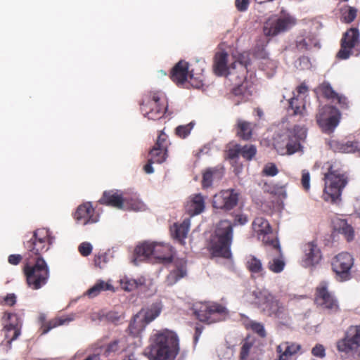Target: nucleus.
<instances>
[{"label": "nucleus", "instance_id": "f257e3e1", "mask_svg": "<svg viewBox=\"0 0 360 360\" xmlns=\"http://www.w3.org/2000/svg\"><path fill=\"white\" fill-rule=\"evenodd\" d=\"M248 217L243 214L235 215L233 223L229 220H221L217 225L214 235L210 239L209 250L213 257L230 259L232 256L231 246L233 241V227L244 225Z\"/></svg>", "mask_w": 360, "mask_h": 360}, {"label": "nucleus", "instance_id": "f03ea898", "mask_svg": "<svg viewBox=\"0 0 360 360\" xmlns=\"http://www.w3.org/2000/svg\"><path fill=\"white\" fill-rule=\"evenodd\" d=\"M145 355L149 360H174L179 352V339L169 330L157 331L150 335Z\"/></svg>", "mask_w": 360, "mask_h": 360}, {"label": "nucleus", "instance_id": "7ed1b4c3", "mask_svg": "<svg viewBox=\"0 0 360 360\" xmlns=\"http://www.w3.org/2000/svg\"><path fill=\"white\" fill-rule=\"evenodd\" d=\"M324 181L323 199L333 203L340 200L342 190L349 181L348 174L338 164H330L324 174Z\"/></svg>", "mask_w": 360, "mask_h": 360}, {"label": "nucleus", "instance_id": "20e7f679", "mask_svg": "<svg viewBox=\"0 0 360 360\" xmlns=\"http://www.w3.org/2000/svg\"><path fill=\"white\" fill-rule=\"evenodd\" d=\"M53 240L49 230L44 228L36 229L30 237L26 236L23 242L25 249L24 260L44 259L42 255L50 249Z\"/></svg>", "mask_w": 360, "mask_h": 360}, {"label": "nucleus", "instance_id": "39448f33", "mask_svg": "<svg viewBox=\"0 0 360 360\" xmlns=\"http://www.w3.org/2000/svg\"><path fill=\"white\" fill-rule=\"evenodd\" d=\"M22 271L28 288L33 290L41 289L49 282L50 269L45 259L24 260Z\"/></svg>", "mask_w": 360, "mask_h": 360}, {"label": "nucleus", "instance_id": "423d86ee", "mask_svg": "<svg viewBox=\"0 0 360 360\" xmlns=\"http://www.w3.org/2000/svg\"><path fill=\"white\" fill-rule=\"evenodd\" d=\"M229 54L225 51L217 52L214 57L213 71L219 77L224 76L230 82L237 78H244L247 73L246 67L240 62L234 61L229 66L228 63Z\"/></svg>", "mask_w": 360, "mask_h": 360}, {"label": "nucleus", "instance_id": "0eeeda50", "mask_svg": "<svg viewBox=\"0 0 360 360\" xmlns=\"http://www.w3.org/2000/svg\"><path fill=\"white\" fill-rule=\"evenodd\" d=\"M140 105L143 115L153 120L162 117L167 109V102L164 94L160 91L147 93Z\"/></svg>", "mask_w": 360, "mask_h": 360}, {"label": "nucleus", "instance_id": "6e6552de", "mask_svg": "<svg viewBox=\"0 0 360 360\" xmlns=\"http://www.w3.org/2000/svg\"><path fill=\"white\" fill-rule=\"evenodd\" d=\"M253 296L255 304L265 314L274 315L278 319H284L286 316L285 307L267 290L254 291Z\"/></svg>", "mask_w": 360, "mask_h": 360}, {"label": "nucleus", "instance_id": "1a4fd4ad", "mask_svg": "<svg viewBox=\"0 0 360 360\" xmlns=\"http://www.w3.org/2000/svg\"><path fill=\"white\" fill-rule=\"evenodd\" d=\"M306 136V129L296 125L281 136V140L276 141L274 146L281 154L292 155L300 150L301 141H304Z\"/></svg>", "mask_w": 360, "mask_h": 360}, {"label": "nucleus", "instance_id": "9d476101", "mask_svg": "<svg viewBox=\"0 0 360 360\" xmlns=\"http://www.w3.org/2000/svg\"><path fill=\"white\" fill-rule=\"evenodd\" d=\"M193 309L200 321L208 324L222 321L228 314L226 308L217 303L198 302L193 304Z\"/></svg>", "mask_w": 360, "mask_h": 360}, {"label": "nucleus", "instance_id": "9b49d317", "mask_svg": "<svg viewBox=\"0 0 360 360\" xmlns=\"http://www.w3.org/2000/svg\"><path fill=\"white\" fill-rule=\"evenodd\" d=\"M296 22L297 20L292 15L281 12V15H272L265 21L263 32L266 37H275L288 31Z\"/></svg>", "mask_w": 360, "mask_h": 360}, {"label": "nucleus", "instance_id": "f8f14e48", "mask_svg": "<svg viewBox=\"0 0 360 360\" xmlns=\"http://www.w3.org/2000/svg\"><path fill=\"white\" fill-rule=\"evenodd\" d=\"M266 246L267 268L269 271L279 274L285 266V262L278 238L264 239Z\"/></svg>", "mask_w": 360, "mask_h": 360}, {"label": "nucleus", "instance_id": "ddd939ff", "mask_svg": "<svg viewBox=\"0 0 360 360\" xmlns=\"http://www.w3.org/2000/svg\"><path fill=\"white\" fill-rule=\"evenodd\" d=\"M354 264L353 255L347 252H342L333 257L331 269L335 273L336 280L339 282H345L350 280Z\"/></svg>", "mask_w": 360, "mask_h": 360}, {"label": "nucleus", "instance_id": "4468645a", "mask_svg": "<svg viewBox=\"0 0 360 360\" xmlns=\"http://www.w3.org/2000/svg\"><path fill=\"white\" fill-rule=\"evenodd\" d=\"M314 302L318 307L330 314H335L340 311L338 300L328 290V283L326 281H321L316 288Z\"/></svg>", "mask_w": 360, "mask_h": 360}, {"label": "nucleus", "instance_id": "2eb2a0df", "mask_svg": "<svg viewBox=\"0 0 360 360\" xmlns=\"http://www.w3.org/2000/svg\"><path fill=\"white\" fill-rule=\"evenodd\" d=\"M359 53V32L357 28L352 27L344 33L340 41V49L337 53V57L341 60H346L351 56H358Z\"/></svg>", "mask_w": 360, "mask_h": 360}, {"label": "nucleus", "instance_id": "dca6fc26", "mask_svg": "<svg viewBox=\"0 0 360 360\" xmlns=\"http://www.w3.org/2000/svg\"><path fill=\"white\" fill-rule=\"evenodd\" d=\"M246 74H244V78H237L233 82H231L233 86L228 94V98L236 105L250 101L252 96L253 84L250 81L246 79Z\"/></svg>", "mask_w": 360, "mask_h": 360}, {"label": "nucleus", "instance_id": "f3484780", "mask_svg": "<svg viewBox=\"0 0 360 360\" xmlns=\"http://www.w3.org/2000/svg\"><path fill=\"white\" fill-rule=\"evenodd\" d=\"M340 119L339 110L329 105L323 106L316 115V122L323 131L326 133L333 132L338 125Z\"/></svg>", "mask_w": 360, "mask_h": 360}, {"label": "nucleus", "instance_id": "a211bd4d", "mask_svg": "<svg viewBox=\"0 0 360 360\" xmlns=\"http://www.w3.org/2000/svg\"><path fill=\"white\" fill-rule=\"evenodd\" d=\"M240 193L233 188L221 190L212 198V206L224 212H229L236 207L238 203Z\"/></svg>", "mask_w": 360, "mask_h": 360}, {"label": "nucleus", "instance_id": "6ab92c4d", "mask_svg": "<svg viewBox=\"0 0 360 360\" xmlns=\"http://www.w3.org/2000/svg\"><path fill=\"white\" fill-rule=\"evenodd\" d=\"M336 345L340 352L348 354L357 351L360 347V325L349 326L345 337L339 340Z\"/></svg>", "mask_w": 360, "mask_h": 360}, {"label": "nucleus", "instance_id": "aec40b11", "mask_svg": "<svg viewBox=\"0 0 360 360\" xmlns=\"http://www.w3.org/2000/svg\"><path fill=\"white\" fill-rule=\"evenodd\" d=\"M73 218L77 224L85 226L98 222L100 216L96 212L91 202H86L77 207Z\"/></svg>", "mask_w": 360, "mask_h": 360}, {"label": "nucleus", "instance_id": "412c9836", "mask_svg": "<svg viewBox=\"0 0 360 360\" xmlns=\"http://www.w3.org/2000/svg\"><path fill=\"white\" fill-rule=\"evenodd\" d=\"M303 252L302 263L305 267L314 266L322 259L321 251L315 241L304 244Z\"/></svg>", "mask_w": 360, "mask_h": 360}, {"label": "nucleus", "instance_id": "4be33fe9", "mask_svg": "<svg viewBox=\"0 0 360 360\" xmlns=\"http://www.w3.org/2000/svg\"><path fill=\"white\" fill-rule=\"evenodd\" d=\"M193 70H189L188 63L185 60L179 61L172 69L170 78L178 86L184 85L188 78H193Z\"/></svg>", "mask_w": 360, "mask_h": 360}, {"label": "nucleus", "instance_id": "5701e85b", "mask_svg": "<svg viewBox=\"0 0 360 360\" xmlns=\"http://www.w3.org/2000/svg\"><path fill=\"white\" fill-rule=\"evenodd\" d=\"M101 205L113 207L117 209L124 207V199L118 191H105L98 201Z\"/></svg>", "mask_w": 360, "mask_h": 360}, {"label": "nucleus", "instance_id": "b1692460", "mask_svg": "<svg viewBox=\"0 0 360 360\" xmlns=\"http://www.w3.org/2000/svg\"><path fill=\"white\" fill-rule=\"evenodd\" d=\"M328 146L335 153H350L359 150V143L353 141L331 139Z\"/></svg>", "mask_w": 360, "mask_h": 360}, {"label": "nucleus", "instance_id": "393cba45", "mask_svg": "<svg viewBox=\"0 0 360 360\" xmlns=\"http://www.w3.org/2000/svg\"><path fill=\"white\" fill-rule=\"evenodd\" d=\"M205 208V198L200 193L191 195L186 205V211L191 216L202 213Z\"/></svg>", "mask_w": 360, "mask_h": 360}, {"label": "nucleus", "instance_id": "a878e982", "mask_svg": "<svg viewBox=\"0 0 360 360\" xmlns=\"http://www.w3.org/2000/svg\"><path fill=\"white\" fill-rule=\"evenodd\" d=\"M3 319L7 321L6 329L8 333L13 330V339H17L21 334L22 322L19 316L16 314L6 312L4 314Z\"/></svg>", "mask_w": 360, "mask_h": 360}, {"label": "nucleus", "instance_id": "bb28decb", "mask_svg": "<svg viewBox=\"0 0 360 360\" xmlns=\"http://www.w3.org/2000/svg\"><path fill=\"white\" fill-rule=\"evenodd\" d=\"M224 175V168L221 166L209 167L202 173V186L209 188L212 185L214 179H220Z\"/></svg>", "mask_w": 360, "mask_h": 360}, {"label": "nucleus", "instance_id": "cd10ccee", "mask_svg": "<svg viewBox=\"0 0 360 360\" xmlns=\"http://www.w3.org/2000/svg\"><path fill=\"white\" fill-rule=\"evenodd\" d=\"M295 44L297 49L302 51L309 50L312 48H320L319 40L316 35L312 33H309L304 37H298Z\"/></svg>", "mask_w": 360, "mask_h": 360}, {"label": "nucleus", "instance_id": "c85d7f7f", "mask_svg": "<svg viewBox=\"0 0 360 360\" xmlns=\"http://www.w3.org/2000/svg\"><path fill=\"white\" fill-rule=\"evenodd\" d=\"M153 255L163 262H171L172 259V247L167 244L153 242Z\"/></svg>", "mask_w": 360, "mask_h": 360}, {"label": "nucleus", "instance_id": "c756f323", "mask_svg": "<svg viewBox=\"0 0 360 360\" xmlns=\"http://www.w3.org/2000/svg\"><path fill=\"white\" fill-rule=\"evenodd\" d=\"M153 242L144 241L139 244L134 249V264H137L138 262L148 258L150 256L153 255Z\"/></svg>", "mask_w": 360, "mask_h": 360}, {"label": "nucleus", "instance_id": "7c9ffc66", "mask_svg": "<svg viewBox=\"0 0 360 360\" xmlns=\"http://www.w3.org/2000/svg\"><path fill=\"white\" fill-rule=\"evenodd\" d=\"M245 267L251 273L252 276H264V268L261 259L256 256L250 255L245 259Z\"/></svg>", "mask_w": 360, "mask_h": 360}, {"label": "nucleus", "instance_id": "2f4dec72", "mask_svg": "<svg viewBox=\"0 0 360 360\" xmlns=\"http://www.w3.org/2000/svg\"><path fill=\"white\" fill-rule=\"evenodd\" d=\"M127 347V338L122 337L110 342L104 349V354L110 356L112 354H119L126 350Z\"/></svg>", "mask_w": 360, "mask_h": 360}, {"label": "nucleus", "instance_id": "473e14b6", "mask_svg": "<svg viewBox=\"0 0 360 360\" xmlns=\"http://www.w3.org/2000/svg\"><path fill=\"white\" fill-rule=\"evenodd\" d=\"M162 305L160 303H153L148 308L142 309L139 312H142L141 319L147 326L148 323L154 321L162 311Z\"/></svg>", "mask_w": 360, "mask_h": 360}, {"label": "nucleus", "instance_id": "72a5a7b5", "mask_svg": "<svg viewBox=\"0 0 360 360\" xmlns=\"http://www.w3.org/2000/svg\"><path fill=\"white\" fill-rule=\"evenodd\" d=\"M186 275V262L183 260L176 263V268L167 277V283L169 285L176 283L179 279Z\"/></svg>", "mask_w": 360, "mask_h": 360}, {"label": "nucleus", "instance_id": "f704fd0d", "mask_svg": "<svg viewBox=\"0 0 360 360\" xmlns=\"http://www.w3.org/2000/svg\"><path fill=\"white\" fill-rule=\"evenodd\" d=\"M340 20L342 22L349 24L352 22L357 16L358 9L345 4L339 8Z\"/></svg>", "mask_w": 360, "mask_h": 360}, {"label": "nucleus", "instance_id": "c9c22d12", "mask_svg": "<svg viewBox=\"0 0 360 360\" xmlns=\"http://www.w3.org/2000/svg\"><path fill=\"white\" fill-rule=\"evenodd\" d=\"M236 135L243 140H250L252 135V128L251 123L242 120L237 121Z\"/></svg>", "mask_w": 360, "mask_h": 360}, {"label": "nucleus", "instance_id": "e433bc0d", "mask_svg": "<svg viewBox=\"0 0 360 360\" xmlns=\"http://www.w3.org/2000/svg\"><path fill=\"white\" fill-rule=\"evenodd\" d=\"M316 94H321L325 98L335 102L338 93L333 89L329 82L324 81L320 84L315 89Z\"/></svg>", "mask_w": 360, "mask_h": 360}, {"label": "nucleus", "instance_id": "4c0bfd02", "mask_svg": "<svg viewBox=\"0 0 360 360\" xmlns=\"http://www.w3.org/2000/svg\"><path fill=\"white\" fill-rule=\"evenodd\" d=\"M252 229L258 235H266L271 232V227L269 221L262 217H256L252 224Z\"/></svg>", "mask_w": 360, "mask_h": 360}, {"label": "nucleus", "instance_id": "58836bf2", "mask_svg": "<svg viewBox=\"0 0 360 360\" xmlns=\"http://www.w3.org/2000/svg\"><path fill=\"white\" fill-rule=\"evenodd\" d=\"M141 314L142 312H139L136 314L129 324L128 330L133 336H137L146 326L141 319Z\"/></svg>", "mask_w": 360, "mask_h": 360}, {"label": "nucleus", "instance_id": "ea45409f", "mask_svg": "<svg viewBox=\"0 0 360 360\" xmlns=\"http://www.w3.org/2000/svg\"><path fill=\"white\" fill-rule=\"evenodd\" d=\"M188 224L184 221L182 224H174L171 231L173 237L183 244L188 232Z\"/></svg>", "mask_w": 360, "mask_h": 360}, {"label": "nucleus", "instance_id": "a19ab883", "mask_svg": "<svg viewBox=\"0 0 360 360\" xmlns=\"http://www.w3.org/2000/svg\"><path fill=\"white\" fill-rule=\"evenodd\" d=\"M300 348V345L285 342L277 347V352L283 354L284 356L292 357Z\"/></svg>", "mask_w": 360, "mask_h": 360}, {"label": "nucleus", "instance_id": "79ce46f5", "mask_svg": "<svg viewBox=\"0 0 360 360\" xmlns=\"http://www.w3.org/2000/svg\"><path fill=\"white\" fill-rule=\"evenodd\" d=\"M150 159L157 164L164 162L167 158V150L153 146L149 152Z\"/></svg>", "mask_w": 360, "mask_h": 360}, {"label": "nucleus", "instance_id": "37998d69", "mask_svg": "<svg viewBox=\"0 0 360 360\" xmlns=\"http://www.w3.org/2000/svg\"><path fill=\"white\" fill-rule=\"evenodd\" d=\"M113 286L103 281H99L93 287L88 290V295L90 297L97 296L101 291L112 290Z\"/></svg>", "mask_w": 360, "mask_h": 360}, {"label": "nucleus", "instance_id": "c03bdc74", "mask_svg": "<svg viewBox=\"0 0 360 360\" xmlns=\"http://www.w3.org/2000/svg\"><path fill=\"white\" fill-rule=\"evenodd\" d=\"M71 321L70 319H63V318H55L52 320H50L49 322L45 323L41 326V334L44 335L47 333L50 330L54 328L57 326H62L65 323H68Z\"/></svg>", "mask_w": 360, "mask_h": 360}, {"label": "nucleus", "instance_id": "a18cd8bd", "mask_svg": "<svg viewBox=\"0 0 360 360\" xmlns=\"http://www.w3.org/2000/svg\"><path fill=\"white\" fill-rule=\"evenodd\" d=\"M289 108L293 110V115H302L305 110V105L303 101L299 100L298 96H297L289 100Z\"/></svg>", "mask_w": 360, "mask_h": 360}, {"label": "nucleus", "instance_id": "49530a36", "mask_svg": "<svg viewBox=\"0 0 360 360\" xmlns=\"http://www.w3.org/2000/svg\"><path fill=\"white\" fill-rule=\"evenodd\" d=\"M124 207H127L134 211H143L146 210V205L138 198L124 199Z\"/></svg>", "mask_w": 360, "mask_h": 360}, {"label": "nucleus", "instance_id": "de8ad7c7", "mask_svg": "<svg viewBox=\"0 0 360 360\" xmlns=\"http://www.w3.org/2000/svg\"><path fill=\"white\" fill-rule=\"evenodd\" d=\"M240 155L247 160H251L256 155L257 148L254 145L240 146Z\"/></svg>", "mask_w": 360, "mask_h": 360}, {"label": "nucleus", "instance_id": "09e8293b", "mask_svg": "<svg viewBox=\"0 0 360 360\" xmlns=\"http://www.w3.org/2000/svg\"><path fill=\"white\" fill-rule=\"evenodd\" d=\"M193 126L194 124L193 122H190L185 125H179L175 129V134L179 138L185 139L191 134Z\"/></svg>", "mask_w": 360, "mask_h": 360}, {"label": "nucleus", "instance_id": "8fccbe9b", "mask_svg": "<svg viewBox=\"0 0 360 360\" xmlns=\"http://www.w3.org/2000/svg\"><path fill=\"white\" fill-rule=\"evenodd\" d=\"M342 224L340 228V232L345 236L348 242L353 240L354 232L352 226L345 221H342Z\"/></svg>", "mask_w": 360, "mask_h": 360}, {"label": "nucleus", "instance_id": "3c124183", "mask_svg": "<svg viewBox=\"0 0 360 360\" xmlns=\"http://www.w3.org/2000/svg\"><path fill=\"white\" fill-rule=\"evenodd\" d=\"M249 328L259 337L264 338L266 336V331L262 323L252 321L249 323Z\"/></svg>", "mask_w": 360, "mask_h": 360}, {"label": "nucleus", "instance_id": "603ef678", "mask_svg": "<svg viewBox=\"0 0 360 360\" xmlns=\"http://www.w3.org/2000/svg\"><path fill=\"white\" fill-rule=\"evenodd\" d=\"M278 173V169L274 163L266 164L262 170V174L266 176H274Z\"/></svg>", "mask_w": 360, "mask_h": 360}, {"label": "nucleus", "instance_id": "864d4df0", "mask_svg": "<svg viewBox=\"0 0 360 360\" xmlns=\"http://www.w3.org/2000/svg\"><path fill=\"white\" fill-rule=\"evenodd\" d=\"M92 245L90 243L83 242L78 247V251L83 257H87L92 252Z\"/></svg>", "mask_w": 360, "mask_h": 360}, {"label": "nucleus", "instance_id": "5fc2aeb1", "mask_svg": "<svg viewBox=\"0 0 360 360\" xmlns=\"http://www.w3.org/2000/svg\"><path fill=\"white\" fill-rule=\"evenodd\" d=\"M240 145L236 144L226 150L227 158L230 160H235L240 155Z\"/></svg>", "mask_w": 360, "mask_h": 360}, {"label": "nucleus", "instance_id": "6e6d98bb", "mask_svg": "<svg viewBox=\"0 0 360 360\" xmlns=\"http://www.w3.org/2000/svg\"><path fill=\"white\" fill-rule=\"evenodd\" d=\"M282 189H283V187L278 186V185L272 184L265 183L263 186V190L264 192H266V193H269L271 194H274V195L280 193L281 191H282Z\"/></svg>", "mask_w": 360, "mask_h": 360}, {"label": "nucleus", "instance_id": "4d7b16f0", "mask_svg": "<svg viewBox=\"0 0 360 360\" xmlns=\"http://www.w3.org/2000/svg\"><path fill=\"white\" fill-rule=\"evenodd\" d=\"M154 146L167 150V148H168L167 136L163 131H161L160 133V134L158 135L157 141L155 143Z\"/></svg>", "mask_w": 360, "mask_h": 360}, {"label": "nucleus", "instance_id": "13d9d810", "mask_svg": "<svg viewBox=\"0 0 360 360\" xmlns=\"http://www.w3.org/2000/svg\"><path fill=\"white\" fill-rule=\"evenodd\" d=\"M16 302V296L13 293L8 294L4 297H0V304L13 306Z\"/></svg>", "mask_w": 360, "mask_h": 360}, {"label": "nucleus", "instance_id": "bf43d9fd", "mask_svg": "<svg viewBox=\"0 0 360 360\" xmlns=\"http://www.w3.org/2000/svg\"><path fill=\"white\" fill-rule=\"evenodd\" d=\"M108 256L106 253L98 254L94 257V264L96 266L102 268L108 262Z\"/></svg>", "mask_w": 360, "mask_h": 360}, {"label": "nucleus", "instance_id": "052dcab7", "mask_svg": "<svg viewBox=\"0 0 360 360\" xmlns=\"http://www.w3.org/2000/svg\"><path fill=\"white\" fill-rule=\"evenodd\" d=\"M335 102H336L342 110H347L349 108V101L343 95L338 94V96L335 98Z\"/></svg>", "mask_w": 360, "mask_h": 360}, {"label": "nucleus", "instance_id": "680f3d73", "mask_svg": "<svg viewBox=\"0 0 360 360\" xmlns=\"http://www.w3.org/2000/svg\"><path fill=\"white\" fill-rule=\"evenodd\" d=\"M252 344L251 342H245L243 345V346L241 347V349H240V359L245 360V359H247V357L249 355V353H250V349L252 348Z\"/></svg>", "mask_w": 360, "mask_h": 360}, {"label": "nucleus", "instance_id": "e2e57ef3", "mask_svg": "<svg viewBox=\"0 0 360 360\" xmlns=\"http://www.w3.org/2000/svg\"><path fill=\"white\" fill-rule=\"evenodd\" d=\"M301 184L305 191L310 188V174L307 171L304 170L302 174Z\"/></svg>", "mask_w": 360, "mask_h": 360}, {"label": "nucleus", "instance_id": "0e129e2a", "mask_svg": "<svg viewBox=\"0 0 360 360\" xmlns=\"http://www.w3.org/2000/svg\"><path fill=\"white\" fill-rule=\"evenodd\" d=\"M311 354L316 357L323 358L326 355L325 347L320 344H317L313 347Z\"/></svg>", "mask_w": 360, "mask_h": 360}, {"label": "nucleus", "instance_id": "69168bd1", "mask_svg": "<svg viewBox=\"0 0 360 360\" xmlns=\"http://www.w3.org/2000/svg\"><path fill=\"white\" fill-rule=\"evenodd\" d=\"M249 0H236L235 6L238 11L244 12L248 10L249 6Z\"/></svg>", "mask_w": 360, "mask_h": 360}, {"label": "nucleus", "instance_id": "338daca9", "mask_svg": "<svg viewBox=\"0 0 360 360\" xmlns=\"http://www.w3.org/2000/svg\"><path fill=\"white\" fill-rule=\"evenodd\" d=\"M22 259V255L19 254L11 255L8 257V262L12 265H18Z\"/></svg>", "mask_w": 360, "mask_h": 360}, {"label": "nucleus", "instance_id": "774afa93", "mask_svg": "<svg viewBox=\"0 0 360 360\" xmlns=\"http://www.w3.org/2000/svg\"><path fill=\"white\" fill-rule=\"evenodd\" d=\"M204 329V327L202 326H197L195 328V334H194V342L196 344L200 338V336L201 335L202 330Z\"/></svg>", "mask_w": 360, "mask_h": 360}]
</instances>
